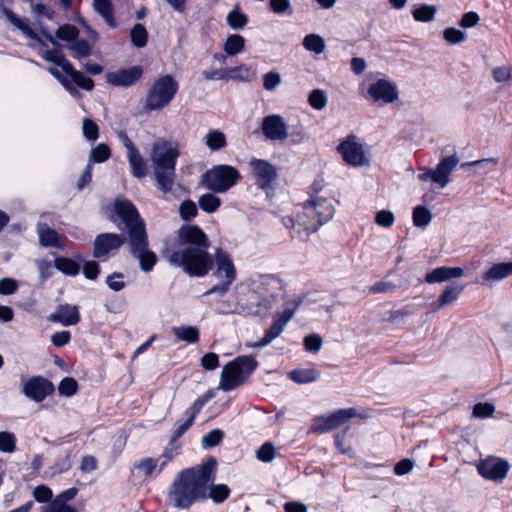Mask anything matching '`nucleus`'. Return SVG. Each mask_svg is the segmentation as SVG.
Wrapping results in <instances>:
<instances>
[{
	"label": "nucleus",
	"mask_w": 512,
	"mask_h": 512,
	"mask_svg": "<svg viewBox=\"0 0 512 512\" xmlns=\"http://www.w3.org/2000/svg\"><path fill=\"white\" fill-rule=\"evenodd\" d=\"M210 241L197 225H182L175 243L163 250L162 255L174 267L181 268L191 277H204L212 270L218 282L203 296L217 294L225 296L236 280L237 271L230 255L218 248L212 256L208 252Z\"/></svg>",
	"instance_id": "1"
},
{
	"label": "nucleus",
	"mask_w": 512,
	"mask_h": 512,
	"mask_svg": "<svg viewBox=\"0 0 512 512\" xmlns=\"http://www.w3.org/2000/svg\"><path fill=\"white\" fill-rule=\"evenodd\" d=\"M217 461L210 457L200 465L181 470L167 492L168 502L177 509H188L207 499L208 485L215 481Z\"/></svg>",
	"instance_id": "2"
},
{
	"label": "nucleus",
	"mask_w": 512,
	"mask_h": 512,
	"mask_svg": "<svg viewBox=\"0 0 512 512\" xmlns=\"http://www.w3.org/2000/svg\"><path fill=\"white\" fill-rule=\"evenodd\" d=\"M295 218L286 217L283 224L293 230L292 237L307 240L310 234L316 232L322 225L328 223L335 214L334 201L331 198L318 195L297 206Z\"/></svg>",
	"instance_id": "3"
},
{
	"label": "nucleus",
	"mask_w": 512,
	"mask_h": 512,
	"mask_svg": "<svg viewBox=\"0 0 512 512\" xmlns=\"http://www.w3.org/2000/svg\"><path fill=\"white\" fill-rule=\"evenodd\" d=\"M179 154V150L170 141L161 140L152 146L150 159L154 177L158 189L163 193L172 191Z\"/></svg>",
	"instance_id": "4"
},
{
	"label": "nucleus",
	"mask_w": 512,
	"mask_h": 512,
	"mask_svg": "<svg viewBox=\"0 0 512 512\" xmlns=\"http://www.w3.org/2000/svg\"><path fill=\"white\" fill-rule=\"evenodd\" d=\"M257 367V361L252 356H238L227 363L221 372L220 389L233 390L245 381Z\"/></svg>",
	"instance_id": "5"
},
{
	"label": "nucleus",
	"mask_w": 512,
	"mask_h": 512,
	"mask_svg": "<svg viewBox=\"0 0 512 512\" xmlns=\"http://www.w3.org/2000/svg\"><path fill=\"white\" fill-rule=\"evenodd\" d=\"M242 176L231 165H215L201 176V184L214 193H225L234 187Z\"/></svg>",
	"instance_id": "6"
},
{
	"label": "nucleus",
	"mask_w": 512,
	"mask_h": 512,
	"mask_svg": "<svg viewBox=\"0 0 512 512\" xmlns=\"http://www.w3.org/2000/svg\"><path fill=\"white\" fill-rule=\"evenodd\" d=\"M179 85L170 75L159 77L152 84L147 92L144 103L146 111L161 110L166 107L174 98Z\"/></svg>",
	"instance_id": "7"
},
{
	"label": "nucleus",
	"mask_w": 512,
	"mask_h": 512,
	"mask_svg": "<svg viewBox=\"0 0 512 512\" xmlns=\"http://www.w3.org/2000/svg\"><path fill=\"white\" fill-rule=\"evenodd\" d=\"M130 254L138 259L140 269L143 272H150L157 262L156 254L149 249V240L146 230L141 227L131 231L128 239Z\"/></svg>",
	"instance_id": "8"
},
{
	"label": "nucleus",
	"mask_w": 512,
	"mask_h": 512,
	"mask_svg": "<svg viewBox=\"0 0 512 512\" xmlns=\"http://www.w3.org/2000/svg\"><path fill=\"white\" fill-rule=\"evenodd\" d=\"M300 303V301L295 300L285 302L284 311L274 316L273 323L270 326V328L266 330L264 337L261 340L252 344L251 346L254 348L264 347L270 344L274 339L279 337L281 333L284 331L289 321L293 318Z\"/></svg>",
	"instance_id": "9"
},
{
	"label": "nucleus",
	"mask_w": 512,
	"mask_h": 512,
	"mask_svg": "<svg viewBox=\"0 0 512 512\" xmlns=\"http://www.w3.org/2000/svg\"><path fill=\"white\" fill-rule=\"evenodd\" d=\"M458 163L459 158L454 151L452 155L443 157L435 169H425L423 173L418 175V179L420 181H427L430 179L439 185L440 188H444L450 182V175Z\"/></svg>",
	"instance_id": "10"
},
{
	"label": "nucleus",
	"mask_w": 512,
	"mask_h": 512,
	"mask_svg": "<svg viewBox=\"0 0 512 512\" xmlns=\"http://www.w3.org/2000/svg\"><path fill=\"white\" fill-rule=\"evenodd\" d=\"M337 151L347 165L361 167L369 162L365 155L364 146L358 142L357 136L354 134L347 136L338 145Z\"/></svg>",
	"instance_id": "11"
},
{
	"label": "nucleus",
	"mask_w": 512,
	"mask_h": 512,
	"mask_svg": "<svg viewBox=\"0 0 512 512\" xmlns=\"http://www.w3.org/2000/svg\"><path fill=\"white\" fill-rule=\"evenodd\" d=\"M356 416L357 411L354 408L340 409L326 416H318L313 420L311 431L326 433L343 425L349 419Z\"/></svg>",
	"instance_id": "12"
},
{
	"label": "nucleus",
	"mask_w": 512,
	"mask_h": 512,
	"mask_svg": "<svg viewBox=\"0 0 512 512\" xmlns=\"http://www.w3.org/2000/svg\"><path fill=\"white\" fill-rule=\"evenodd\" d=\"M114 212L127 229V236L130 239L131 231L141 227L146 230L144 221L140 218L138 210L129 200H117L114 203Z\"/></svg>",
	"instance_id": "13"
},
{
	"label": "nucleus",
	"mask_w": 512,
	"mask_h": 512,
	"mask_svg": "<svg viewBox=\"0 0 512 512\" xmlns=\"http://www.w3.org/2000/svg\"><path fill=\"white\" fill-rule=\"evenodd\" d=\"M128 243V236L117 233L98 234L93 242V256L98 259L107 257L110 252L119 250L125 243Z\"/></svg>",
	"instance_id": "14"
},
{
	"label": "nucleus",
	"mask_w": 512,
	"mask_h": 512,
	"mask_svg": "<svg viewBox=\"0 0 512 512\" xmlns=\"http://www.w3.org/2000/svg\"><path fill=\"white\" fill-rule=\"evenodd\" d=\"M249 164L255 184L261 189L272 188L278 176L276 168L268 161L262 159H252Z\"/></svg>",
	"instance_id": "15"
},
{
	"label": "nucleus",
	"mask_w": 512,
	"mask_h": 512,
	"mask_svg": "<svg viewBox=\"0 0 512 512\" xmlns=\"http://www.w3.org/2000/svg\"><path fill=\"white\" fill-rule=\"evenodd\" d=\"M509 468L510 464L508 461L497 457L486 458L477 466L478 472L481 476L493 481L503 480L506 477Z\"/></svg>",
	"instance_id": "16"
},
{
	"label": "nucleus",
	"mask_w": 512,
	"mask_h": 512,
	"mask_svg": "<svg viewBox=\"0 0 512 512\" xmlns=\"http://www.w3.org/2000/svg\"><path fill=\"white\" fill-rule=\"evenodd\" d=\"M368 95L374 102L390 104L398 99V88L386 79H379L369 86Z\"/></svg>",
	"instance_id": "17"
},
{
	"label": "nucleus",
	"mask_w": 512,
	"mask_h": 512,
	"mask_svg": "<svg viewBox=\"0 0 512 512\" xmlns=\"http://www.w3.org/2000/svg\"><path fill=\"white\" fill-rule=\"evenodd\" d=\"M54 391V385L41 376L30 378L23 386V393L30 399L41 402Z\"/></svg>",
	"instance_id": "18"
},
{
	"label": "nucleus",
	"mask_w": 512,
	"mask_h": 512,
	"mask_svg": "<svg viewBox=\"0 0 512 512\" xmlns=\"http://www.w3.org/2000/svg\"><path fill=\"white\" fill-rule=\"evenodd\" d=\"M287 124L278 114L268 115L263 119L262 131L272 141H284L288 137Z\"/></svg>",
	"instance_id": "19"
},
{
	"label": "nucleus",
	"mask_w": 512,
	"mask_h": 512,
	"mask_svg": "<svg viewBox=\"0 0 512 512\" xmlns=\"http://www.w3.org/2000/svg\"><path fill=\"white\" fill-rule=\"evenodd\" d=\"M48 321L60 323L63 326L76 325L80 321L79 308L70 304L60 305L54 313L48 316Z\"/></svg>",
	"instance_id": "20"
},
{
	"label": "nucleus",
	"mask_w": 512,
	"mask_h": 512,
	"mask_svg": "<svg viewBox=\"0 0 512 512\" xmlns=\"http://www.w3.org/2000/svg\"><path fill=\"white\" fill-rule=\"evenodd\" d=\"M141 76V67L133 66L128 69L107 73L106 80L109 84L114 86H130L138 81Z\"/></svg>",
	"instance_id": "21"
},
{
	"label": "nucleus",
	"mask_w": 512,
	"mask_h": 512,
	"mask_svg": "<svg viewBox=\"0 0 512 512\" xmlns=\"http://www.w3.org/2000/svg\"><path fill=\"white\" fill-rule=\"evenodd\" d=\"M464 274V271L460 267H438L427 273L425 281L429 284L441 283L454 278H460Z\"/></svg>",
	"instance_id": "22"
},
{
	"label": "nucleus",
	"mask_w": 512,
	"mask_h": 512,
	"mask_svg": "<svg viewBox=\"0 0 512 512\" xmlns=\"http://www.w3.org/2000/svg\"><path fill=\"white\" fill-rule=\"evenodd\" d=\"M2 12L5 17L10 21V23L19 29L23 35L26 37L37 41L41 46H46L44 41L39 37V35L26 23L23 19L18 17L15 13H13L10 9L3 7Z\"/></svg>",
	"instance_id": "23"
},
{
	"label": "nucleus",
	"mask_w": 512,
	"mask_h": 512,
	"mask_svg": "<svg viewBox=\"0 0 512 512\" xmlns=\"http://www.w3.org/2000/svg\"><path fill=\"white\" fill-rule=\"evenodd\" d=\"M462 291L463 286L461 285L446 286L442 294L439 296L438 300L431 304L432 311L437 312L443 307L455 302L459 298Z\"/></svg>",
	"instance_id": "24"
},
{
	"label": "nucleus",
	"mask_w": 512,
	"mask_h": 512,
	"mask_svg": "<svg viewBox=\"0 0 512 512\" xmlns=\"http://www.w3.org/2000/svg\"><path fill=\"white\" fill-rule=\"evenodd\" d=\"M37 233L39 235V243L43 247H61L60 236L46 223L37 224Z\"/></svg>",
	"instance_id": "25"
},
{
	"label": "nucleus",
	"mask_w": 512,
	"mask_h": 512,
	"mask_svg": "<svg viewBox=\"0 0 512 512\" xmlns=\"http://www.w3.org/2000/svg\"><path fill=\"white\" fill-rule=\"evenodd\" d=\"M512 274V262H504L493 265L482 275L486 282L500 281Z\"/></svg>",
	"instance_id": "26"
},
{
	"label": "nucleus",
	"mask_w": 512,
	"mask_h": 512,
	"mask_svg": "<svg viewBox=\"0 0 512 512\" xmlns=\"http://www.w3.org/2000/svg\"><path fill=\"white\" fill-rule=\"evenodd\" d=\"M127 158L132 175L139 179L144 178L147 175V165L139 150L134 149L133 151H129Z\"/></svg>",
	"instance_id": "27"
},
{
	"label": "nucleus",
	"mask_w": 512,
	"mask_h": 512,
	"mask_svg": "<svg viewBox=\"0 0 512 512\" xmlns=\"http://www.w3.org/2000/svg\"><path fill=\"white\" fill-rule=\"evenodd\" d=\"M93 9L97 12L110 28H115L117 23L114 18L113 5L110 0H93Z\"/></svg>",
	"instance_id": "28"
},
{
	"label": "nucleus",
	"mask_w": 512,
	"mask_h": 512,
	"mask_svg": "<svg viewBox=\"0 0 512 512\" xmlns=\"http://www.w3.org/2000/svg\"><path fill=\"white\" fill-rule=\"evenodd\" d=\"M321 376V372L316 368H299L292 370L288 373L289 379L298 384H308L318 380Z\"/></svg>",
	"instance_id": "29"
},
{
	"label": "nucleus",
	"mask_w": 512,
	"mask_h": 512,
	"mask_svg": "<svg viewBox=\"0 0 512 512\" xmlns=\"http://www.w3.org/2000/svg\"><path fill=\"white\" fill-rule=\"evenodd\" d=\"M204 142L206 146L212 151L221 150L227 145L225 134L217 129L210 130L206 134Z\"/></svg>",
	"instance_id": "30"
},
{
	"label": "nucleus",
	"mask_w": 512,
	"mask_h": 512,
	"mask_svg": "<svg viewBox=\"0 0 512 512\" xmlns=\"http://www.w3.org/2000/svg\"><path fill=\"white\" fill-rule=\"evenodd\" d=\"M67 76L71 78V80L80 88L91 91L94 88V81L90 78L82 74L80 71L76 70L74 66L71 64L70 67L64 72Z\"/></svg>",
	"instance_id": "31"
},
{
	"label": "nucleus",
	"mask_w": 512,
	"mask_h": 512,
	"mask_svg": "<svg viewBox=\"0 0 512 512\" xmlns=\"http://www.w3.org/2000/svg\"><path fill=\"white\" fill-rule=\"evenodd\" d=\"M57 270L68 276H76L79 273L80 265L71 258L59 256L54 260Z\"/></svg>",
	"instance_id": "32"
},
{
	"label": "nucleus",
	"mask_w": 512,
	"mask_h": 512,
	"mask_svg": "<svg viewBox=\"0 0 512 512\" xmlns=\"http://www.w3.org/2000/svg\"><path fill=\"white\" fill-rule=\"evenodd\" d=\"M172 332L180 341H185L187 343H197L199 340V330L194 326L173 327Z\"/></svg>",
	"instance_id": "33"
},
{
	"label": "nucleus",
	"mask_w": 512,
	"mask_h": 512,
	"mask_svg": "<svg viewBox=\"0 0 512 512\" xmlns=\"http://www.w3.org/2000/svg\"><path fill=\"white\" fill-rule=\"evenodd\" d=\"M245 47V39L239 34L229 35L223 45L224 52L229 56L241 53Z\"/></svg>",
	"instance_id": "34"
},
{
	"label": "nucleus",
	"mask_w": 512,
	"mask_h": 512,
	"mask_svg": "<svg viewBox=\"0 0 512 512\" xmlns=\"http://www.w3.org/2000/svg\"><path fill=\"white\" fill-rule=\"evenodd\" d=\"M42 58L47 62H51L61 67L63 72H65L71 65V63L66 59L63 52L60 49H47L42 53Z\"/></svg>",
	"instance_id": "35"
},
{
	"label": "nucleus",
	"mask_w": 512,
	"mask_h": 512,
	"mask_svg": "<svg viewBox=\"0 0 512 512\" xmlns=\"http://www.w3.org/2000/svg\"><path fill=\"white\" fill-rule=\"evenodd\" d=\"M230 495V489L225 484H211L208 485L207 498H211L214 503L224 502Z\"/></svg>",
	"instance_id": "36"
},
{
	"label": "nucleus",
	"mask_w": 512,
	"mask_h": 512,
	"mask_svg": "<svg viewBox=\"0 0 512 512\" xmlns=\"http://www.w3.org/2000/svg\"><path fill=\"white\" fill-rule=\"evenodd\" d=\"M68 49L72 52L73 57L77 59L88 57L92 53V46L85 39L73 41Z\"/></svg>",
	"instance_id": "37"
},
{
	"label": "nucleus",
	"mask_w": 512,
	"mask_h": 512,
	"mask_svg": "<svg viewBox=\"0 0 512 512\" xmlns=\"http://www.w3.org/2000/svg\"><path fill=\"white\" fill-rule=\"evenodd\" d=\"M227 24L235 30L243 29L248 23V17L242 13L239 7L231 10L226 17Z\"/></svg>",
	"instance_id": "38"
},
{
	"label": "nucleus",
	"mask_w": 512,
	"mask_h": 512,
	"mask_svg": "<svg viewBox=\"0 0 512 512\" xmlns=\"http://www.w3.org/2000/svg\"><path fill=\"white\" fill-rule=\"evenodd\" d=\"M131 43L136 48H143L147 44L148 32L142 24H135L130 31Z\"/></svg>",
	"instance_id": "39"
},
{
	"label": "nucleus",
	"mask_w": 512,
	"mask_h": 512,
	"mask_svg": "<svg viewBox=\"0 0 512 512\" xmlns=\"http://www.w3.org/2000/svg\"><path fill=\"white\" fill-rule=\"evenodd\" d=\"M303 46L306 50L321 54L325 50V42L318 34H308L303 40Z\"/></svg>",
	"instance_id": "40"
},
{
	"label": "nucleus",
	"mask_w": 512,
	"mask_h": 512,
	"mask_svg": "<svg viewBox=\"0 0 512 512\" xmlns=\"http://www.w3.org/2000/svg\"><path fill=\"white\" fill-rule=\"evenodd\" d=\"M198 204L203 211L214 213L220 207L221 200L212 193H206L199 198Z\"/></svg>",
	"instance_id": "41"
},
{
	"label": "nucleus",
	"mask_w": 512,
	"mask_h": 512,
	"mask_svg": "<svg viewBox=\"0 0 512 512\" xmlns=\"http://www.w3.org/2000/svg\"><path fill=\"white\" fill-rule=\"evenodd\" d=\"M111 157V150L107 144L100 143L91 150L89 161L93 163H103Z\"/></svg>",
	"instance_id": "42"
},
{
	"label": "nucleus",
	"mask_w": 512,
	"mask_h": 512,
	"mask_svg": "<svg viewBox=\"0 0 512 512\" xmlns=\"http://www.w3.org/2000/svg\"><path fill=\"white\" fill-rule=\"evenodd\" d=\"M432 220V214L425 206H416L413 210V223L416 227H426Z\"/></svg>",
	"instance_id": "43"
},
{
	"label": "nucleus",
	"mask_w": 512,
	"mask_h": 512,
	"mask_svg": "<svg viewBox=\"0 0 512 512\" xmlns=\"http://www.w3.org/2000/svg\"><path fill=\"white\" fill-rule=\"evenodd\" d=\"M436 11L437 9L435 6L423 4L414 9L412 15L416 21L430 22L434 19Z\"/></svg>",
	"instance_id": "44"
},
{
	"label": "nucleus",
	"mask_w": 512,
	"mask_h": 512,
	"mask_svg": "<svg viewBox=\"0 0 512 512\" xmlns=\"http://www.w3.org/2000/svg\"><path fill=\"white\" fill-rule=\"evenodd\" d=\"M310 106L316 110H322L327 105V97L323 90L314 89L310 92L308 97Z\"/></svg>",
	"instance_id": "45"
},
{
	"label": "nucleus",
	"mask_w": 512,
	"mask_h": 512,
	"mask_svg": "<svg viewBox=\"0 0 512 512\" xmlns=\"http://www.w3.org/2000/svg\"><path fill=\"white\" fill-rule=\"evenodd\" d=\"M55 35L59 40L70 42L77 39L79 31L74 25L65 24L57 29Z\"/></svg>",
	"instance_id": "46"
},
{
	"label": "nucleus",
	"mask_w": 512,
	"mask_h": 512,
	"mask_svg": "<svg viewBox=\"0 0 512 512\" xmlns=\"http://www.w3.org/2000/svg\"><path fill=\"white\" fill-rule=\"evenodd\" d=\"M236 70H228V69H213V70H204L202 71V76L207 81L212 80H223L228 77H237L235 75Z\"/></svg>",
	"instance_id": "47"
},
{
	"label": "nucleus",
	"mask_w": 512,
	"mask_h": 512,
	"mask_svg": "<svg viewBox=\"0 0 512 512\" xmlns=\"http://www.w3.org/2000/svg\"><path fill=\"white\" fill-rule=\"evenodd\" d=\"M213 397V394L206 393L205 395L199 396L194 403L186 410L185 414L191 418L192 420H195V417L198 413L202 410L204 405Z\"/></svg>",
	"instance_id": "48"
},
{
	"label": "nucleus",
	"mask_w": 512,
	"mask_h": 512,
	"mask_svg": "<svg viewBox=\"0 0 512 512\" xmlns=\"http://www.w3.org/2000/svg\"><path fill=\"white\" fill-rule=\"evenodd\" d=\"M78 389L77 381L72 377H65L61 380L58 391L60 395L71 397L76 394Z\"/></svg>",
	"instance_id": "49"
},
{
	"label": "nucleus",
	"mask_w": 512,
	"mask_h": 512,
	"mask_svg": "<svg viewBox=\"0 0 512 512\" xmlns=\"http://www.w3.org/2000/svg\"><path fill=\"white\" fill-rule=\"evenodd\" d=\"M83 135L88 141H96L99 137L98 125L89 118L83 119L82 125Z\"/></svg>",
	"instance_id": "50"
},
{
	"label": "nucleus",
	"mask_w": 512,
	"mask_h": 512,
	"mask_svg": "<svg viewBox=\"0 0 512 512\" xmlns=\"http://www.w3.org/2000/svg\"><path fill=\"white\" fill-rule=\"evenodd\" d=\"M256 458L262 462L268 463L275 458V447L272 442H265L256 450Z\"/></svg>",
	"instance_id": "51"
},
{
	"label": "nucleus",
	"mask_w": 512,
	"mask_h": 512,
	"mask_svg": "<svg viewBox=\"0 0 512 512\" xmlns=\"http://www.w3.org/2000/svg\"><path fill=\"white\" fill-rule=\"evenodd\" d=\"M224 437V432L220 429H214L208 432L202 438V445L205 448H211L219 445Z\"/></svg>",
	"instance_id": "52"
},
{
	"label": "nucleus",
	"mask_w": 512,
	"mask_h": 512,
	"mask_svg": "<svg viewBox=\"0 0 512 512\" xmlns=\"http://www.w3.org/2000/svg\"><path fill=\"white\" fill-rule=\"evenodd\" d=\"M124 274L120 272H113L112 274L106 277V284L109 289L119 292L126 287L125 282L123 281Z\"/></svg>",
	"instance_id": "53"
},
{
	"label": "nucleus",
	"mask_w": 512,
	"mask_h": 512,
	"mask_svg": "<svg viewBox=\"0 0 512 512\" xmlns=\"http://www.w3.org/2000/svg\"><path fill=\"white\" fill-rule=\"evenodd\" d=\"M48 72L56 78L62 85L68 90L73 96H79V91L72 85L71 81L68 80L58 69L49 67Z\"/></svg>",
	"instance_id": "54"
},
{
	"label": "nucleus",
	"mask_w": 512,
	"mask_h": 512,
	"mask_svg": "<svg viewBox=\"0 0 512 512\" xmlns=\"http://www.w3.org/2000/svg\"><path fill=\"white\" fill-rule=\"evenodd\" d=\"M443 36H444V39L449 44H458V43L465 41V39H466L465 32H463L462 30L453 28V27L446 28L444 30Z\"/></svg>",
	"instance_id": "55"
},
{
	"label": "nucleus",
	"mask_w": 512,
	"mask_h": 512,
	"mask_svg": "<svg viewBox=\"0 0 512 512\" xmlns=\"http://www.w3.org/2000/svg\"><path fill=\"white\" fill-rule=\"evenodd\" d=\"M160 459L144 458L135 467L142 471L145 476H150L159 467Z\"/></svg>",
	"instance_id": "56"
},
{
	"label": "nucleus",
	"mask_w": 512,
	"mask_h": 512,
	"mask_svg": "<svg viewBox=\"0 0 512 512\" xmlns=\"http://www.w3.org/2000/svg\"><path fill=\"white\" fill-rule=\"evenodd\" d=\"M16 449L15 437L9 432H0V451L12 453Z\"/></svg>",
	"instance_id": "57"
},
{
	"label": "nucleus",
	"mask_w": 512,
	"mask_h": 512,
	"mask_svg": "<svg viewBox=\"0 0 512 512\" xmlns=\"http://www.w3.org/2000/svg\"><path fill=\"white\" fill-rule=\"evenodd\" d=\"M179 212L183 220L189 221L197 215L196 204L191 200H185L181 203Z\"/></svg>",
	"instance_id": "58"
},
{
	"label": "nucleus",
	"mask_w": 512,
	"mask_h": 512,
	"mask_svg": "<svg viewBox=\"0 0 512 512\" xmlns=\"http://www.w3.org/2000/svg\"><path fill=\"white\" fill-rule=\"evenodd\" d=\"M78 493V489L75 487L69 488L67 490L62 491L58 494L50 503L61 505V506H70L68 504L69 501L73 500Z\"/></svg>",
	"instance_id": "59"
},
{
	"label": "nucleus",
	"mask_w": 512,
	"mask_h": 512,
	"mask_svg": "<svg viewBox=\"0 0 512 512\" xmlns=\"http://www.w3.org/2000/svg\"><path fill=\"white\" fill-rule=\"evenodd\" d=\"M323 341L318 334H310L304 338V346L306 351L317 353L322 348Z\"/></svg>",
	"instance_id": "60"
},
{
	"label": "nucleus",
	"mask_w": 512,
	"mask_h": 512,
	"mask_svg": "<svg viewBox=\"0 0 512 512\" xmlns=\"http://www.w3.org/2000/svg\"><path fill=\"white\" fill-rule=\"evenodd\" d=\"M33 496H34L35 500L40 503H46V502L50 503L53 500L52 499V496H53L52 490L48 486H45V485L37 486L33 491Z\"/></svg>",
	"instance_id": "61"
},
{
	"label": "nucleus",
	"mask_w": 512,
	"mask_h": 512,
	"mask_svg": "<svg viewBox=\"0 0 512 512\" xmlns=\"http://www.w3.org/2000/svg\"><path fill=\"white\" fill-rule=\"evenodd\" d=\"M269 8L276 14H283L286 12L292 14L291 3L289 0H270Z\"/></svg>",
	"instance_id": "62"
},
{
	"label": "nucleus",
	"mask_w": 512,
	"mask_h": 512,
	"mask_svg": "<svg viewBox=\"0 0 512 512\" xmlns=\"http://www.w3.org/2000/svg\"><path fill=\"white\" fill-rule=\"evenodd\" d=\"M395 221V217L390 210H381L377 212L375 222L382 227H391Z\"/></svg>",
	"instance_id": "63"
},
{
	"label": "nucleus",
	"mask_w": 512,
	"mask_h": 512,
	"mask_svg": "<svg viewBox=\"0 0 512 512\" xmlns=\"http://www.w3.org/2000/svg\"><path fill=\"white\" fill-rule=\"evenodd\" d=\"M281 82V76L278 72L270 71L263 77V86L266 90H274Z\"/></svg>",
	"instance_id": "64"
}]
</instances>
